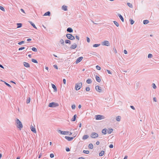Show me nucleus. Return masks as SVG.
Segmentation results:
<instances>
[{
    "label": "nucleus",
    "mask_w": 159,
    "mask_h": 159,
    "mask_svg": "<svg viewBox=\"0 0 159 159\" xmlns=\"http://www.w3.org/2000/svg\"><path fill=\"white\" fill-rule=\"evenodd\" d=\"M16 125L20 130H21L23 127V125L21 121L18 119L16 120Z\"/></svg>",
    "instance_id": "1"
},
{
    "label": "nucleus",
    "mask_w": 159,
    "mask_h": 159,
    "mask_svg": "<svg viewBox=\"0 0 159 159\" xmlns=\"http://www.w3.org/2000/svg\"><path fill=\"white\" fill-rule=\"evenodd\" d=\"M82 85V82L78 83L75 84V89L76 90H78L81 87Z\"/></svg>",
    "instance_id": "2"
},
{
    "label": "nucleus",
    "mask_w": 159,
    "mask_h": 159,
    "mask_svg": "<svg viewBox=\"0 0 159 159\" xmlns=\"http://www.w3.org/2000/svg\"><path fill=\"white\" fill-rule=\"evenodd\" d=\"M67 38L71 40H73L75 39V37L71 34H66Z\"/></svg>",
    "instance_id": "3"
},
{
    "label": "nucleus",
    "mask_w": 159,
    "mask_h": 159,
    "mask_svg": "<svg viewBox=\"0 0 159 159\" xmlns=\"http://www.w3.org/2000/svg\"><path fill=\"white\" fill-rule=\"evenodd\" d=\"M59 105L57 103L52 102L50 103L49 104V107H54L58 106Z\"/></svg>",
    "instance_id": "4"
},
{
    "label": "nucleus",
    "mask_w": 159,
    "mask_h": 159,
    "mask_svg": "<svg viewBox=\"0 0 159 159\" xmlns=\"http://www.w3.org/2000/svg\"><path fill=\"white\" fill-rule=\"evenodd\" d=\"M96 120H100L104 119L105 117L101 115H98L95 116Z\"/></svg>",
    "instance_id": "5"
},
{
    "label": "nucleus",
    "mask_w": 159,
    "mask_h": 159,
    "mask_svg": "<svg viewBox=\"0 0 159 159\" xmlns=\"http://www.w3.org/2000/svg\"><path fill=\"white\" fill-rule=\"evenodd\" d=\"M91 137L93 138H96L98 137V134L95 132H93L91 135Z\"/></svg>",
    "instance_id": "6"
},
{
    "label": "nucleus",
    "mask_w": 159,
    "mask_h": 159,
    "mask_svg": "<svg viewBox=\"0 0 159 159\" xmlns=\"http://www.w3.org/2000/svg\"><path fill=\"white\" fill-rule=\"evenodd\" d=\"M102 45H105L108 46L110 45V43L108 41L105 40L102 42Z\"/></svg>",
    "instance_id": "7"
},
{
    "label": "nucleus",
    "mask_w": 159,
    "mask_h": 159,
    "mask_svg": "<svg viewBox=\"0 0 159 159\" xmlns=\"http://www.w3.org/2000/svg\"><path fill=\"white\" fill-rule=\"evenodd\" d=\"M83 59V57H78L75 61L76 64H77L80 62L81 60Z\"/></svg>",
    "instance_id": "8"
},
{
    "label": "nucleus",
    "mask_w": 159,
    "mask_h": 159,
    "mask_svg": "<svg viewBox=\"0 0 159 159\" xmlns=\"http://www.w3.org/2000/svg\"><path fill=\"white\" fill-rule=\"evenodd\" d=\"M95 89L97 91L99 92H101L102 91L101 88L98 85L96 86L95 87Z\"/></svg>",
    "instance_id": "9"
},
{
    "label": "nucleus",
    "mask_w": 159,
    "mask_h": 159,
    "mask_svg": "<svg viewBox=\"0 0 159 159\" xmlns=\"http://www.w3.org/2000/svg\"><path fill=\"white\" fill-rule=\"evenodd\" d=\"M77 47V45L75 43H73L70 47V48L71 49H75Z\"/></svg>",
    "instance_id": "10"
},
{
    "label": "nucleus",
    "mask_w": 159,
    "mask_h": 159,
    "mask_svg": "<svg viewBox=\"0 0 159 159\" xmlns=\"http://www.w3.org/2000/svg\"><path fill=\"white\" fill-rule=\"evenodd\" d=\"M74 137H69L68 136H66L65 137V138L67 139L69 141H71L74 138Z\"/></svg>",
    "instance_id": "11"
},
{
    "label": "nucleus",
    "mask_w": 159,
    "mask_h": 159,
    "mask_svg": "<svg viewBox=\"0 0 159 159\" xmlns=\"http://www.w3.org/2000/svg\"><path fill=\"white\" fill-rule=\"evenodd\" d=\"M96 80L99 83L101 81V79L98 76L96 75Z\"/></svg>",
    "instance_id": "12"
},
{
    "label": "nucleus",
    "mask_w": 159,
    "mask_h": 159,
    "mask_svg": "<svg viewBox=\"0 0 159 159\" xmlns=\"http://www.w3.org/2000/svg\"><path fill=\"white\" fill-rule=\"evenodd\" d=\"M23 65L26 67H30V64L27 62H23Z\"/></svg>",
    "instance_id": "13"
},
{
    "label": "nucleus",
    "mask_w": 159,
    "mask_h": 159,
    "mask_svg": "<svg viewBox=\"0 0 159 159\" xmlns=\"http://www.w3.org/2000/svg\"><path fill=\"white\" fill-rule=\"evenodd\" d=\"M31 131L34 133H36V131L35 129V128L33 126H32L31 127Z\"/></svg>",
    "instance_id": "14"
},
{
    "label": "nucleus",
    "mask_w": 159,
    "mask_h": 159,
    "mask_svg": "<svg viewBox=\"0 0 159 159\" xmlns=\"http://www.w3.org/2000/svg\"><path fill=\"white\" fill-rule=\"evenodd\" d=\"M62 9L65 11L67 10V6L65 5H63L62 7Z\"/></svg>",
    "instance_id": "15"
},
{
    "label": "nucleus",
    "mask_w": 159,
    "mask_h": 159,
    "mask_svg": "<svg viewBox=\"0 0 159 159\" xmlns=\"http://www.w3.org/2000/svg\"><path fill=\"white\" fill-rule=\"evenodd\" d=\"M52 87L54 90V91L55 92H57V89L56 86L53 84H52Z\"/></svg>",
    "instance_id": "16"
},
{
    "label": "nucleus",
    "mask_w": 159,
    "mask_h": 159,
    "mask_svg": "<svg viewBox=\"0 0 159 159\" xmlns=\"http://www.w3.org/2000/svg\"><path fill=\"white\" fill-rule=\"evenodd\" d=\"M67 31L69 33H72L73 30L71 28L69 27L67 29Z\"/></svg>",
    "instance_id": "17"
},
{
    "label": "nucleus",
    "mask_w": 159,
    "mask_h": 159,
    "mask_svg": "<svg viewBox=\"0 0 159 159\" xmlns=\"http://www.w3.org/2000/svg\"><path fill=\"white\" fill-rule=\"evenodd\" d=\"M118 16L119 17V18H120L121 21L123 22H124V19L123 16L120 14H118Z\"/></svg>",
    "instance_id": "18"
},
{
    "label": "nucleus",
    "mask_w": 159,
    "mask_h": 159,
    "mask_svg": "<svg viewBox=\"0 0 159 159\" xmlns=\"http://www.w3.org/2000/svg\"><path fill=\"white\" fill-rule=\"evenodd\" d=\"M59 132H60L61 134L64 135H66L67 134V131H62L61 130H59Z\"/></svg>",
    "instance_id": "19"
},
{
    "label": "nucleus",
    "mask_w": 159,
    "mask_h": 159,
    "mask_svg": "<svg viewBox=\"0 0 159 159\" xmlns=\"http://www.w3.org/2000/svg\"><path fill=\"white\" fill-rule=\"evenodd\" d=\"M29 22L30 23L31 25L35 29H37L34 24L31 21H29Z\"/></svg>",
    "instance_id": "20"
},
{
    "label": "nucleus",
    "mask_w": 159,
    "mask_h": 159,
    "mask_svg": "<svg viewBox=\"0 0 159 159\" xmlns=\"http://www.w3.org/2000/svg\"><path fill=\"white\" fill-rule=\"evenodd\" d=\"M50 12L49 11H48L46 12L44 14V16H50Z\"/></svg>",
    "instance_id": "21"
},
{
    "label": "nucleus",
    "mask_w": 159,
    "mask_h": 159,
    "mask_svg": "<svg viewBox=\"0 0 159 159\" xmlns=\"http://www.w3.org/2000/svg\"><path fill=\"white\" fill-rule=\"evenodd\" d=\"M59 42L62 45H64V41L63 39H61L59 41Z\"/></svg>",
    "instance_id": "22"
},
{
    "label": "nucleus",
    "mask_w": 159,
    "mask_h": 159,
    "mask_svg": "<svg viewBox=\"0 0 159 159\" xmlns=\"http://www.w3.org/2000/svg\"><path fill=\"white\" fill-rule=\"evenodd\" d=\"M104 151H102L99 154V156H103L104 154Z\"/></svg>",
    "instance_id": "23"
},
{
    "label": "nucleus",
    "mask_w": 159,
    "mask_h": 159,
    "mask_svg": "<svg viewBox=\"0 0 159 159\" xmlns=\"http://www.w3.org/2000/svg\"><path fill=\"white\" fill-rule=\"evenodd\" d=\"M77 117V115L76 114H75L74 115L73 118L72 119L71 121H74L75 120L76 118Z\"/></svg>",
    "instance_id": "24"
},
{
    "label": "nucleus",
    "mask_w": 159,
    "mask_h": 159,
    "mask_svg": "<svg viewBox=\"0 0 159 159\" xmlns=\"http://www.w3.org/2000/svg\"><path fill=\"white\" fill-rule=\"evenodd\" d=\"M149 22L148 20H144L143 21V23L144 25H146L148 24Z\"/></svg>",
    "instance_id": "25"
},
{
    "label": "nucleus",
    "mask_w": 159,
    "mask_h": 159,
    "mask_svg": "<svg viewBox=\"0 0 159 159\" xmlns=\"http://www.w3.org/2000/svg\"><path fill=\"white\" fill-rule=\"evenodd\" d=\"M113 131V129H109L107 131V133L108 134H110Z\"/></svg>",
    "instance_id": "26"
},
{
    "label": "nucleus",
    "mask_w": 159,
    "mask_h": 159,
    "mask_svg": "<svg viewBox=\"0 0 159 159\" xmlns=\"http://www.w3.org/2000/svg\"><path fill=\"white\" fill-rule=\"evenodd\" d=\"M86 82L88 84H90L92 83V81L91 79H89L86 80Z\"/></svg>",
    "instance_id": "27"
},
{
    "label": "nucleus",
    "mask_w": 159,
    "mask_h": 159,
    "mask_svg": "<svg viewBox=\"0 0 159 159\" xmlns=\"http://www.w3.org/2000/svg\"><path fill=\"white\" fill-rule=\"evenodd\" d=\"M17 28H20L22 26V24L20 23H18L17 24Z\"/></svg>",
    "instance_id": "28"
},
{
    "label": "nucleus",
    "mask_w": 159,
    "mask_h": 159,
    "mask_svg": "<svg viewBox=\"0 0 159 159\" xmlns=\"http://www.w3.org/2000/svg\"><path fill=\"white\" fill-rule=\"evenodd\" d=\"M89 138V136L88 135H84L83 137V140H85Z\"/></svg>",
    "instance_id": "29"
},
{
    "label": "nucleus",
    "mask_w": 159,
    "mask_h": 159,
    "mask_svg": "<svg viewBox=\"0 0 159 159\" xmlns=\"http://www.w3.org/2000/svg\"><path fill=\"white\" fill-rule=\"evenodd\" d=\"M89 148L90 149H92L93 148V145L92 144L90 143L89 145Z\"/></svg>",
    "instance_id": "30"
},
{
    "label": "nucleus",
    "mask_w": 159,
    "mask_h": 159,
    "mask_svg": "<svg viewBox=\"0 0 159 159\" xmlns=\"http://www.w3.org/2000/svg\"><path fill=\"white\" fill-rule=\"evenodd\" d=\"M65 43H68L69 44H71V41L69 40H66L65 41Z\"/></svg>",
    "instance_id": "31"
},
{
    "label": "nucleus",
    "mask_w": 159,
    "mask_h": 159,
    "mask_svg": "<svg viewBox=\"0 0 159 159\" xmlns=\"http://www.w3.org/2000/svg\"><path fill=\"white\" fill-rule=\"evenodd\" d=\"M32 50L34 52H37L38 50L35 47H33L31 48Z\"/></svg>",
    "instance_id": "32"
},
{
    "label": "nucleus",
    "mask_w": 159,
    "mask_h": 159,
    "mask_svg": "<svg viewBox=\"0 0 159 159\" xmlns=\"http://www.w3.org/2000/svg\"><path fill=\"white\" fill-rule=\"evenodd\" d=\"M127 4L129 7L132 8L133 6L132 4H131V3L129 2H127Z\"/></svg>",
    "instance_id": "33"
},
{
    "label": "nucleus",
    "mask_w": 159,
    "mask_h": 159,
    "mask_svg": "<svg viewBox=\"0 0 159 159\" xmlns=\"http://www.w3.org/2000/svg\"><path fill=\"white\" fill-rule=\"evenodd\" d=\"M120 119H121V117L120 116H117L116 118V120L117 121H120Z\"/></svg>",
    "instance_id": "34"
},
{
    "label": "nucleus",
    "mask_w": 159,
    "mask_h": 159,
    "mask_svg": "<svg viewBox=\"0 0 159 159\" xmlns=\"http://www.w3.org/2000/svg\"><path fill=\"white\" fill-rule=\"evenodd\" d=\"M102 133L104 134H107L106 129H104L102 131Z\"/></svg>",
    "instance_id": "35"
},
{
    "label": "nucleus",
    "mask_w": 159,
    "mask_h": 159,
    "mask_svg": "<svg viewBox=\"0 0 159 159\" xmlns=\"http://www.w3.org/2000/svg\"><path fill=\"white\" fill-rule=\"evenodd\" d=\"M100 44H94L93 45V47H97L99 46H100Z\"/></svg>",
    "instance_id": "36"
},
{
    "label": "nucleus",
    "mask_w": 159,
    "mask_h": 159,
    "mask_svg": "<svg viewBox=\"0 0 159 159\" xmlns=\"http://www.w3.org/2000/svg\"><path fill=\"white\" fill-rule=\"evenodd\" d=\"M129 21L130 22V23L131 25L133 24L134 22V21L132 19H130Z\"/></svg>",
    "instance_id": "37"
},
{
    "label": "nucleus",
    "mask_w": 159,
    "mask_h": 159,
    "mask_svg": "<svg viewBox=\"0 0 159 159\" xmlns=\"http://www.w3.org/2000/svg\"><path fill=\"white\" fill-rule=\"evenodd\" d=\"M115 25L117 26L118 27L119 26V24L116 21H113Z\"/></svg>",
    "instance_id": "38"
},
{
    "label": "nucleus",
    "mask_w": 159,
    "mask_h": 159,
    "mask_svg": "<svg viewBox=\"0 0 159 159\" xmlns=\"http://www.w3.org/2000/svg\"><path fill=\"white\" fill-rule=\"evenodd\" d=\"M31 61H32V62H34V63H38L37 61L35 59H32Z\"/></svg>",
    "instance_id": "39"
},
{
    "label": "nucleus",
    "mask_w": 159,
    "mask_h": 159,
    "mask_svg": "<svg viewBox=\"0 0 159 159\" xmlns=\"http://www.w3.org/2000/svg\"><path fill=\"white\" fill-rule=\"evenodd\" d=\"M152 54L149 53L148 54V58H151L152 57Z\"/></svg>",
    "instance_id": "40"
},
{
    "label": "nucleus",
    "mask_w": 159,
    "mask_h": 159,
    "mask_svg": "<svg viewBox=\"0 0 159 159\" xmlns=\"http://www.w3.org/2000/svg\"><path fill=\"white\" fill-rule=\"evenodd\" d=\"M83 152L84 153L88 154L89 153V152L88 150H84L83 151Z\"/></svg>",
    "instance_id": "41"
},
{
    "label": "nucleus",
    "mask_w": 159,
    "mask_h": 159,
    "mask_svg": "<svg viewBox=\"0 0 159 159\" xmlns=\"http://www.w3.org/2000/svg\"><path fill=\"white\" fill-rule=\"evenodd\" d=\"M96 68L98 70H101V67H100V66H98V65H97V66H96Z\"/></svg>",
    "instance_id": "42"
},
{
    "label": "nucleus",
    "mask_w": 159,
    "mask_h": 159,
    "mask_svg": "<svg viewBox=\"0 0 159 159\" xmlns=\"http://www.w3.org/2000/svg\"><path fill=\"white\" fill-rule=\"evenodd\" d=\"M25 48V47H21L20 48H19L18 50L19 51H20V50H22L23 49H24Z\"/></svg>",
    "instance_id": "43"
},
{
    "label": "nucleus",
    "mask_w": 159,
    "mask_h": 159,
    "mask_svg": "<svg viewBox=\"0 0 159 159\" xmlns=\"http://www.w3.org/2000/svg\"><path fill=\"white\" fill-rule=\"evenodd\" d=\"M85 90L87 91H89L90 90V88L89 87H86Z\"/></svg>",
    "instance_id": "44"
},
{
    "label": "nucleus",
    "mask_w": 159,
    "mask_h": 159,
    "mask_svg": "<svg viewBox=\"0 0 159 159\" xmlns=\"http://www.w3.org/2000/svg\"><path fill=\"white\" fill-rule=\"evenodd\" d=\"M0 9L3 11H5V9L4 8L1 6H0Z\"/></svg>",
    "instance_id": "45"
},
{
    "label": "nucleus",
    "mask_w": 159,
    "mask_h": 159,
    "mask_svg": "<svg viewBox=\"0 0 159 159\" xmlns=\"http://www.w3.org/2000/svg\"><path fill=\"white\" fill-rule=\"evenodd\" d=\"M152 85V87L153 88V89H155L157 88V87L155 84L153 83Z\"/></svg>",
    "instance_id": "46"
},
{
    "label": "nucleus",
    "mask_w": 159,
    "mask_h": 159,
    "mask_svg": "<svg viewBox=\"0 0 159 159\" xmlns=\"http://www.w3.org/2000/svg\"><path fill=\"white\" fill-rule=\"evenodd\" d=\"M25 43V42L24 41H21L20 42L18 43V44L19 45H21L22 44H23Z\"/></svg>",
    "instance_id": "47"
},
{
    "label": "nucleus",
    "mask_w": 159,
    "mask_h": 159,
    "mask_svg": "<svg viewBox=\"0 0 159 159\" xmlns=\"http://www.w3.org/2000/svg\"><path fill=\"white\" fill-rule=\"evenodd\" d=\"M5 84L7 85V86H8V87H11V86L10 85V84H8V83L6 82H5Z\"/></svg>",
    "instance_id": "48"
},
{
    "label": "nucleus",
    "mask_w": 159,
    "mask_h": 159,
    "mask_svg": "<svg viewBox=\"0 0 159 159\" xmlns=\"http://www.w3.org/2000/svg\"><path fill=\"white\" fill-rule=\"evenodd\" d=\"M87 41L88 43H89L90 42V39L88 37H87Z\"/></svg>",
    "instance_id": "49"
},
{
    "label": "nucleus",
    "mask_w": 159,
    "mask_h": 159,
    "mask_svg": "<svg viewBox=\"0 0 159 159\" xmlns=\"http://www.w3.org/2000/svg\"><path fill=\"white\" fill-rule=\"evenodd\" d=\"M113 49L115 53H117V51H116L115 48V47H114V48H113Z\"/></svg>",
    "instance_id": "50"
},
{
    "label": "nucleus",
    "mask_w": 159,
    "mask_h": 159,
    "mask_svg": "<svg viewBox=\"0 0 159 159\" xmlns=\"http://www.w3.org/2000/svg\"><path fill=\"white\" fill-rule=\"evenodd\" d=\"M50 157L51 158H53L54 157V155L53 153H51L50 154Z\"/></svg>",
    "instance_id": "51"
},
{
    "label": "nucleus",
    "mask_w": 159,
    "mask_h": 159,
    "mask_svg": "<svg viewBox=\"0 0 159 159\" xmlns=\"http://www.w3.org/2000/svg\"><path fill=\"white\" fill-rule=\"evenodd\" d=\"M106 71L109 74H112V73L111 72V71L110 70H106Z\"/></svg>",
    "instance_id": "52"
},
{
    "label": "nucleus",
    "mask_w": 159,
    "mask_h": 159,
    "mask_svg": "<svg viewBox=\"0 0 159 159\" xmlns=\"http://www.w3.org/2000/svg\"><path fill=\"white\" fill-rule=\"evenodd\" d=\"M71 107L72 108V109H75V105H73L72 106H71Z\"/></svg>",
    "instance_id": "53"
},
{
    "label": "nucleus",
    "mask_w": 159,
    "mask_h": 159,
    "mask_svg": "<svg viewBox=\"0 0 159 159\" xmlns=\"http://www.w3.org/2000/svg\"><path fill=\"white\" fill-rule=\"evenodd\" d=\"M53 67H54V68L56 69H58V67H57V65H53Z\"/></svg>",
    "instance_id": "54"
},
{
    "label": "nucleus",
    "mask_w": 159,
    "mask_h": 159,
    "mask_svg": "<svg viewBox=\"0 0 159 159\" xmlns=\"http://www.w3.org/2000/svg\"><path fill=\"white\" fill-rule=\"evenodd\" d=\"M109 147L110 148H112L113 147V144H111L110 145Z\"/></svg>",
    "instance_id": "55"
},
{
    "label": "nucleus",
    "mask_w": 159,
    "mask_h": 159,
    "mask_svg": "<svg viewBox=\"0 0 159 159\" xmlns=\"http://www.w3.org/2000/svg\"><path fill=\"white\" fill-rule=\"evenodd\" d=\"M75 38L77 39L78 40H79L80 38L78 36L76 35Z\"/></svg>",
    "instance_id": "56"
},
{
    "label": "nucleus",
    "mask_w": 159,
    "mask_h": 159,
    "mask_svg": "<svg viewBox=\"0 0 159 159\" xmlns=\"http://www.w3.org/2000/svg\"><path fill=\"white\" fill-rule=\"evenodd\" d=\"M63 83L65 84L66 83V80L65 79H64L63 80Z\"/></svg>",
    "instance_id": "57"
},
{
    "label": "nucleus",
    "mask_w": 159,
    "mask_h": 159,
    "mask_svg": "<svg viewBox=\"0 0 159 159\" xmlns=\"http://www.w3.org/2000/svg\"><path fill=\"white\" fill-rule=\"evenodd\" d=\"M20 10L22 12L24 13L25 14L24 10L22 9H20Z\"/></svg>",
    "instance_id": "58"
},
{
    "label": "nucleus",
    "mask_w": 159,
    "mask_h": 159,
    "mask_svg": "<svg viewBox=\"0 0 159 159\" xmlns=\"http://www.w3.org/2000/svg\"><path fill=\"white\" fill-rule=\"evenodd\" d=\"M67 134H68L69 135H71V134H72V133L71 132H68V131H67Z\"/></svg>",
    "instance_id": "59"
},
{
    "label": "nucleus",
    "mask_w": 159,
    "mask_h": 159,
    "mask_svg": "<svg viewBox=\"0 0 159 159\" xmlns=\"http://www.w3.org/2000/svg\"><path fill=\"white\" fill-rule=\"evenodd\" d=\"M124 52L125 54H127V51L126 50H125L124 51Z\"/></svg>",
    "instance_id": "60"
},
{
    "label": "nucleus",
    "mask_w": 159,
    "mask_h": 159,
    "mask_svg": "<svg viewBox=\"0 0 159 159\" xmlns=\"http://www.w3.org/2000/svg\"><path fill=\"white\" fill-rule=\"evenodd\" d=\"M94 53L95 52H90L89 53V54H90V55H94Z\"/></svg>",
    "instance_id": "61"
},
{
    "label": "nucleus",
    "mask_w": 159,
    "mask_h": 159,
    "mask_svg": "<svg viewBox=\"0 0 159 159\" xmlns=\"http://www.w3.org/2000/svg\"><path fill=\"white\" fill-rule=\"evenodd\" d=\"M66 150L67 152H69L70 151V150L69 148H66Z\"/></svg>",
    "instance_id": "62"
},
{
    "label": "nucleus",
    "mask_w": 159,
    "mask_h": 159,
    "mask_svg": "<svg viewBox=\"0 0 159 159\" xmlns=\"http://www.w3.org/2000/svg\"><path fill=\"white\" fill-rule=\"evenodd\" d=\"M130 107L133 109V110H135V108L133 106H130Z\"/></svg>",
    "instance_id": "63"
},
{
    "label": "nucleus",
    "mask_w": 159,
    "mask_h": 159,
    "mask_svg": "<svg viewBox=\"0 0 159 159\" xmlns=\"http://www.w3.org/2000/svg\"><path fill=\"white\" fill-rule=\"evenodd\" d=\"M31 40V39H27V41L28 42H30Z\"/></svg>",
    "instance_id": "64"
}]
</instances>
